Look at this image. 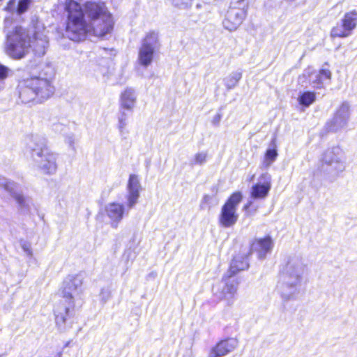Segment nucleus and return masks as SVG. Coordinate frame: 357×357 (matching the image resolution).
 I'll use <instances>...</instances> for the list:
<instances>
[{"label":"nucleus","instance_id":"f257e3e1","mask_svg":"<svg viewBox=\"0 0 357 357\" xmlns=\"http://www.w3.org/2000/svg\"><path fill=\"white\" fill-rule=\"evenodd\" d=\"M68 13L66 34L73 41H80L88 36L102 37L113 29V19L105 3L86 1L83 6L73 0L66 3Z\"/></svg>","mask_w":357,"mask_h":357},{"label":"nucleus","instance_id":"f03ea898","mask_svg":"<svg viewBox=\"0 0 357 357\" xmlns=\"http://www.w3.org/2000/svg\"><path fill=\"white\" fill-rule=\"evenodd\" d=\"M84 276L82 274L69 275L63 281L60 293L66 304L61 303L54 310L56 324L61 331L65 330L70 310L75 307V301L83 293Z\"/></svg>","mask_w":357,"mask_h":357},{"label":"nucleus","instance_id":"7ed1b4c3","mask_svg":"<svg viewBox=\"0 0 357 357\" xmlns=\"http://www.w3.org/2000/svg\"><path fill=\"white\" fill-rule=\"evenodd\" d=\"M306 271L307 266L301 258L294 257L289 259L281 272L278 284L283 299L289 301L294 298Z\"/></svg>","mask_w":357,"mask_h":357},{"label":"nucleus","instance_id":"20e7f679","mask_svg":"<svg viewBox=\"0 0 357 357\" xmlns=\"http://www.w3.org/2000/svg\"><path fill=\"white\" fill-rule=\"evenodd\" d=\"M26 144L36 168L43 174H53L56 172L58 155L47 147L46 139L43 137L32 135L26 138Z\"/></svg>","mask_w":357,"mask_h":357},{"label":"nucleus","instance_id":"39448f33","mask_svg":"<svg viewBox=\"0 0 357 357\" xmlns=\"http://www.w3.org/2000/svg\"><path fill=\"white\" fill-rule=\"evenodd\" d=\"M54 93V86L47 79L32 77L19 85V97L22 102L28 103L37 100L41 102Z\"/></svg>","mask_w":357,"mask_h":357},{"label":"nucleus","instance_id":"423d86ee","mask_svg":"<svg viewBox=\"0 0 357 357\" xmlns=\"http://www.w3.org/2000/svg\"><path fill=\"white\" fill-rule=\"evenodd\" d=\"M6 38V52L13 59H22L31 48L30 36L22 26H16L12 31H8Z\"/></svg>","mask_w":357,"mask_h":357},{"label":"nucleus","instance_id":"0eeeda50","mask_svg":"<svg viewBox=\"0 0 357 357\" xmlns=\"http://www.w3.org/2000/svg\"><path fill=\"white\" fill-rule=\"evenodd\" d=\"M321 170L333 178H336L345 169V162L342 149L334 146L327 149L321 159Z\"/></svg>","mask_w":357,"mask_h":357},{"label":"nucleus","instance_id":"6e6552de","mask_svg":"<svg viewBox=\"0 0 357 357\" xmlns=\"http://www.w3.org/2000/svg\"><path fill=\"white\" fill-rule=\"evenodd\" d=\"M160 46L158 33L153 31L148 32L142 40L139 47L137 58L139 63L144 68L149 66Z\"/></svg>","mask_w":357,"mask_h":357},{"label":"nucleus","instance_id":"1a4fd4ad","mask_svg":"<svg viewBox=\"0 0 357 357\" xmlns=\"http://www.w3.org/2000/svg\"><path fill=\"white\" fill-rule=\"evenodd\" d=\"M246 6L245 0H238L231 3L222 20V25L225 29L229 31L236 30L245 17Z\"/></svg>","mask_w":357,"mask_h":357},{"label":"nucleus","instance_id":"9d476101","mask_svg":"<svg viewBox=\"0 0 357 357\" xmlns=\"http://www.w3.org/2000/svg\"><path fill=\"white\" fill-rule=\"evenodd\" d=\"M241 192L233 193L222 206L219 217V222L224 227H230L236 224L238 218L237 207L242 200Z\"/></svg>","mask_w":357,"mask_h":357},{"label":"nucleus","instance_id":"9b49d317","mask_svg":"<svg viewBox=\"0 0 357 357\" xmlns=\"http://www.w3.org/2000/svg\"><path fill=\"white\" fill-rule=\"evenodd\" d=\"M357 26V11L347 12L340 22L332 29L331 36L333 38H347L351 35Z\"/></svg>","mask_w":357,"mask_h":357},{"label":"nucleus","instance_id":"f8f14e48","mask_svg":"<svg viewBox=\"0 0 357 357\" xmlns=\"http://www.w3.org/2000/svg\"><path fill=\"white\" fill-rule=\"evenodd\" d=\"M0 188H3L15 199L22 213H26L29 211L31 202L29 198L24 197L18 191L20 188L19 184L0 176Z\"/></svg>","mask_w":357,"mask_h":357},{"label":"nucleus","instance_id":"ddd939ff","mask_svg":"<svg viewBox=\"0 0 357 357\" xmlns=\"http://www.w3.org/2000/svg\"><path fill=\"white\" fill-rule=\"evenodd\" d=\"M142 188L137 175L130 174L126 187V203L127 211L134 208L137 204Z\"/></svg>","mask_w":357,"mask_h":357},{"label":"nucleus","instance_id":"4468645a","mask_svg":"<svg viewBox=\"0 0 357 357\" xmlns=\"http://www.w3.org/2000/svg\"><path fill=\"white\" fill-rule=\"evenodd\" d=\"M238 282L233 277L229 278L227 273L222 278V286L220 292L219 298L226 301L227 305H231L234 303L235 295L237 292Z\"/></svg>","mask_w":357,"mask_h":357},{"label":"nucleus","instance_id":"2eb2a0df","mask_svg":"<svg viewBox=\"0 0 357 357\" xmlns=\"http://www.w3.org/2000/svg\"><path fill=\"white\" fill-rule=\"evenodd\" d=\"M105 212L110 220L111 227L117 228L119 222L123 218L124 214L128 213L126 205L118 202H110L105 207Z\"/></svg>","mask_w":357,"mask_h":357},{"label":"nucleus","instance_id":"dca6fc26","mask_svg":"<svg viewBox=\"0 0 357 357\" xmlns=\"http://www.w3.org/2000/svg\"><path fill=\"white\" fill-rule=\"evenodd\" d=\"M351 110L348 102H343L336 110L331 122V129L336 131L346 127L350 119Z\"/></svg>","mask_w":357,"mask_h":357},{"label":"nucleus","instance_id":"f3484780","mask_svg":"<svg viewBox=\"0 0 357 357\" xmlns=\"http://www.w3.org/2000/svg\"><path fill=\"white\" fill-rule=\"evenodd\" d=\"M259 182L251 188V197L253 199H264L271 188V176L268 173L262 174Z\"/></svg>","mask_w":357,"mask_h":357},{"label":"nucleus","instance_id":"a211bd4d","mask_svg":"<svg viewBox=\"0 0 357 357\" xmlns=\"http://www.w3.org/2000/svg\"><path fill=\"white\" fill-rule=\"evenodd\" d=\"M237 346L238 341L236 339L221 340L210 349L208 357H223L234 351Z\"/></svg>","mask_w":357,"mask_h":357},{"label":"nucleus","instance_id":"6ab92c4d","mask_svg":"<svg viewBox=\"0 0 357 357\" xmlns=\"http://www.w3.org/2000/svg\"><path fill=\"white\" fill-rule=\"evenodd\" d=\"M273 242L270 236L256 238L251 244L250 252L256 253L260 259H264L267 254L271 253Z\"/></svg>","mask_w":357,"mask_h":357},{"label":"nucleus","instance_id":"aec40b11","mask_svg":"<svg viewBox=\"0 0 357 357\" xmlns=\"http://www.w3.org/2000/svg\"><path fill=\"white\" fill-rule=\"evenodd\" d=\"M137 96L132 88H126L120 96V107L132 112L137 103Z\"/></svg>","mask_w":357,"mask_h":357},{"label":"nucleus","instance_id":"412c9836","mask_svg":"<svg viewBox=\"0 0 357 357\" xmlns=\"http://www.w3.org/2000/svg\"><path fill=\"white\" fill-rule=\"evenodd\" d=\"M310 82L313 88L321 89L324 84L328 83L331 78V73L329 70L322 69L318 73L314 72L309 75Z\"/></svg>","mask_w":357,"mask_h":357},{"label":"nucleus","instance_id":"4be33fe9","mask_svg":"<svg viewBox=\"0 0 357 357\" xmlns=\"http://www.w3.org/2000/svg\"><path fill=\"white\" fill-rule=\"evenodd\" d=\"M31 47L33 51L39 56L45 54L46 48L48 44V39L46 35L40 33H36L33 39L30 38Z\"/></svg>","mask_w":357,"mask_h":357},{"label":"nucleus","instance_id":"5701e85b","mask_svg":"<svg viewBox=\"0 0 357 357\" xmlns=\"http://www.w3.org/2000/svg\"><path fill=\"white\" fill-rule=\"evenodd\" d=\"M249 266L248 257L242 256H236L234 257L229 270L227 271V275L229 278L233 277L238 272L247 269Z\"/></svg>","mask_w":357,"mask_h":357},{"label":"nucleus","instance_id":"b1692460","mask_svg":"<svg viewBox=\"0 0 357 357\" xmlns=\"http://www.w3.org/2000/svg\"><path fill=\"white\" fill-rule=\"evenodd\" d=\"M265 153L261 167L264 169H268L276 160L278 157V151L276 149L275 139H273Z\"/></svg>","mask_w":357,"mask_h":357},{"label":"nucleus","instance_id":"393cba45","mask_svg":"<svg viewBox=\"0 0 357 357\" xmlns=\"http://www.w3.org/2000/svg\"><path fill=\"white\" fill-rule=\"evenodd\" d=\"M126 109L119 108V113L117 114L118 124L117 128L119 132L123 135L126 132V128L128 123L129 114L126 112Z\"/></svg>","mask_w":357,"mask_h":357},{"label":"nucleus","instance_id":"a878e982","mask_svg":"<svg viewBox=\"0 0 357 357\" xmlns=\"http://www.w3.org/2000/svg\"><path fill=\"white\" fill-rule=\"evenodd\" d=\"M316 100V95L314 92L311 91H305L303 93H300L298 97V101L300 105L309 107L312 105Z\"/></svg>","mask_w":357,"mask_h":357},{"label":"nucleus","instance_id":"bb28decb","mask_svg":"<svg viewBox=\"0 0 357 357\" xmlns=\"http://www.w3.org/2000/svg\"><path fill=\"white\" fill-rule=\"evenodd\" d=\"M242 75L240 72H234L224 79V84L227 89L234 88L238 81L241 79Z\"/></svg>","mask_w":357,"mask_h":357},{"label":"nucleus","instance_id":"cd10ccee","mask_svg":"<svg viewBox=\"0 0 357 357\" xmlns=\"http://www.w3.org/2000/svg\"><path fill=\"white\" fill-rule=\"evenodd\" d=\"M207 153L204 151L197 153L190 161L191 165H202L206 161Z\"/></svg>","mask_w":357,"mask_h":357},{"label":"nucleus","instance_id":"c85d7f7f","mask_svg":"<svg viewBox=\"0 0 357 357\" xmlns=\"http://www.w3.org/2000/svg\"><path fill=\"white\" fill-rule=\"evenodd\" d=\"M31 2V0H19L16 10L17 14L21 15L24 13L29 8Z\"/></svg>","mask_w":357,"mask_h":357},{"label":"nucleus","instance_id":"c756f323","mask_svg":"<svg viewBox=\"0 0 357 357\" xmlns=\"http://www.w3.org/2000/svg\"><path fill=\"white\" fill-rule=\"evenodd\" d=\"M100 299L103 303H105L109 299L111 298V291L109 288H102L100 293Z\"/></svg>","mask_w":357,"mask_h":357},{"label":"nucleus","instance_id":"7c9ffc66","mask_svg":"<svg viewBox=\"0 0 357 357\" xmlns=\"http://www.w3.org/2000/svg\"><path fill=\"white\" fill-rule=\"evenodd\" d=\"M21 247L23 251L26 252L28 256L31 257L33 255V251L30 243L27 242H23L21 243Z\"/></svg>","mask_w":357,"mask_h":357},{"label":"nucleus","instance_id":"2f4dec72","mask_svg":"<svg viewBox=\"0 0 357 357\" xmlns=\"http://www.w3.org/2000/svg\"><path fill=\"white\" fill-rule=\"evenodd\" d=\"M8 68L0 64V80L7 77Z\"/></svg>","mask_w":357,"mask_h":357},{"label":"nucleus","instance_id":"473e14b6","mask_svg":"<svg viewBox=\"0 0 357 357\" xmlns=\"http://www.w3.org/2000/svg\"><path fill=\"white\" fill-rule=\"evenodd\" d=\"M222 119V115L220 113H218L216 114L213 117V119L211 121L212 123L214 125V126H218L219 123H220V121Z\"/></svg>","mask_w":357,"mask_h":357},{"label":"nucleus","instance_id":"72a5a7b5","mask_svg":"<svg viewBox=\"0 0 357 357\" xmlns=\"http://www.w3.org/2000/svg\"><path fill=\"white\" fill-rule=\"evenodd\" d=\"M66 128V126L61 123H56L54 125V130L56 132H62Z\"/></svg>","mask_w":357,"mask_h":357},{"label":"nucleus","instance_id":"f704fd0d","mask_svg":"<svg viewBox=\"0 0 357 357\" xmlns=\"http://www.w3.org/2000/svg\"><path fill=\"white\" fill-rule=\"evenodd\" d=\"M66 142L69 144L70 146L73 147L74 137L73 135L68 136L66 139Z\"/></svg>","mask_w":357,"mask_h":357},{"label":"nucleus","instance_id":"c9c22d12","mask_svg":"<svg viewBox=\"0 0 357 357\" xmlns=\"http://www.w3.org/2000/svg\"><path fill=\"white\" fill-rule=\"evenodd\" d=\"M15 0H10L7 3L6 7L5 8V10L11 12L12 11V6L14 4Z\"/></svg>","mask_w":357,"mask_h":357},{"label":"nucleus","instance_id":"e433bc0d","mask_svg":"<svg viewBox=\"0 0 357 357\" xmlns=\"http://www.w3.org/2000/svg\"><path fill=\"white\" fill-rule=\"evenodd\" d=\"M305 78V75H303L299 77L298 78V82H303V79Z\"/></svg>","mask_w":357,"mask_h":357},{"label":"nucleus","instance_id":"4c0bfd02","mask_svg":"<svg viewBox=\"0 0 357 357\" xmlns=\"http://www.w3.org/2000/svg\"><path fill=\"white\" fill-rule=\"evenodd\" d=\"M251 205V202H249L245 206V209H247Z\"/></svg>","mask_w":357,"mask_h":357},{"label":"nucleus","instance_id":"58836bf2","mask_svg":"<svg viewBox=\"0 0 357 357\" xmlns=\"http://www.w3.org/2000/svg\"><path fill=\"white\" fill-rule=\"evenodd\" d=\"M11 21H10L9 20H5V26H6V28L7 27V25L8 24L10 23Z\"/></svg>","mask_w":357,"mask_h":357},{"label":"nucleus","instance_id":"ea45409f","mask_svg":"<svg viewBox=\"0 0 357 357\" xmlns=\"http://www.w3.org/2000/svg\"><path fill=\"white\" fill-rule=\"evenodd\" d=\"M200 7H201V5H200V4H197V8H199Z\"/></svg>","mask_w":357,"mask_h":357},{"label":"nucleus","instance_id":"a19ab883","mask_svg":"<svg viewBox=\"0 0 357 357\" xmlns=\"http://www.w3.org/2000/svg\"><path fill=\"white\" fill-rule=\"evenodd\" d=\"M0 357H3L2 355H0Z\"/></svg>","mask_w":357,"mask_h":357}]
</instances>
